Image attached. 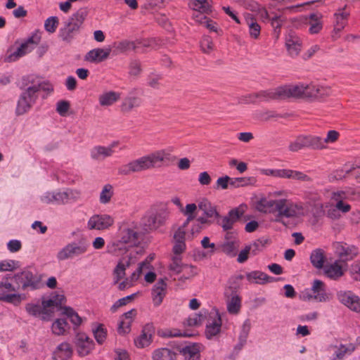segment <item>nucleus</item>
Here are the masks:
<instances>
[{"label": "nucleus", "mask_w": 360, "mask_h": 360, "mask_svg": "<svg viewBox=\"0 0 360 360\" xmlns=\"http://www.w3.org/2000/svg\"><path fill=\"white\" fill-rule=\"evenodd\" d=\"M24 90L18 101L15 113L22 115L28 112L36 103L39 96L46 99L49 94L53 91V86L47 81H42L33 75L24 77L22 86Z\"/></svg>", "instance_id": "1"}, {"label": "nucleus", "mask_w": 360, "mask_h": 360, "mask_svg": "<svg viewBox=\"0 0 360 360\" xmlns=\"http://www.w3.org/2000/svg\"><path fill=\"white\" fill-rule=\"evenodd\" d=\"M169 156L170 154L164 150H158L122 165L119 168L118 173L122 175H129L131 173L160 167L162 162L169 160Z\"/></svg>", "instance_id": "2"}, {"label": "nucleus", "mask_w": 360, "mask_h": 360, "mask_svg": "<svg viewBox=\"0 0 360 360\" xmlns=\"http://www.w3.org/2000/svg\"><path fill=\"white\" fill-rule=\"evenodd\" d=\"M88 13L86 8H80L72 13L63 22V27L59 29V39L66 44L72 43L79 34Z\"/></svg>", "instance_id": "3"}, {"label": "nucleus", "mask_w": 360, "mask_h": 360, "mask_svg": "<svg viewBox=\"0 0 360 360\" xmlns=\"http://www.w3.org/2000/svg\"><path fill=\"white\" fill-rule=\"evenodd\" d=\"M291 88L292 98H296L321 100L328 97L332 93L330 86L314 84L291 85Z\"/></svg>", "instance_id": "4"}, {"label": "nucleus", "mask_w": 360, "mask_h": 360, "mask_svg": "<svg viewBox=\"0 0 360 360\" xmlns=\"http://www.w3.org/2000/svg\"><path fill=\"white\" fill-rule=\"evenodd\" d=\"M139 243V233L132 229H124L121 231L120 238L112 243V246H108V252L118 256L120 254L126 253L129 247H134Z\"/></svg>", "instance_id": "5"}, {"label": "nucleus", "mask_w": 360, "mask_h": 360, "mask_svg": "<svg viewBox=\"0 0 360 360\" xmlns=\"http://www.w3.org/2000/svg\"><path fill=\"white\" fill-rule=\"evenodd\" d=\"M168 217L169 212L167 209H153L141 218V225L146 232L155 231L165 225Z\"/></svg>", "instance_id": "6"}, {"label": "nucleus", "mask_w": 360, "mask_h": 360, "mask_svg": "<svg viewBox=\"0 0 360 360\" xmlns=\"http://www.w3.org/2000/svg\"><path fill=\"white\" fill-rule=\"evenodd\" d=\"M13 278L18 290L27 289L35 290L41 287V275L34 274L28 268L14 274Z\"/></svg>", "instance_id": "7"}, {"label": "nucleus", "mask_w": 360, "mask_h": 360, "mask_svg": "<svg viewBox=\"0 0 360 360\" xmlns=\"http://www.w3.org/2000/svg\"><path fill=\"white\" fill-rule=\"evenodd\" d=\"M89 246L84 239L69 243L58 252L56 257L58 261L72 259L85 254Z\"/></svg>", "instance_id": "8"}, {"label": "nucleus", "mask_w": 360, "mask_h": 360, "mask_svg": "<svg viewBox=\"0 0 360 360\" xmlns=\"http://www.w3.org/2000/svg\"><path fill=\"white\" fill-rule=\"evenodd\" d=\"M250 97L258 98L259 101L284 100L292 98L291 85L278 86L274 89L259 91L257 93L250 94Z\"/></svg>", "instance_id": "9"}, {"label": "nucleus", "mask_w": 360, "mask_h": 360, "mask_svg": "<svg viewBox=\"0 0 360 360\" xmlns=\"http://www.w3.org/2000/svg\"><path fill=\"white\" fill-rule=\"evenodd\" d=\"M190 7L194 11L200 13V16L197 15L196 17H200V20H198L201 24L205 25L206 27L210 31L218 32L216 22L206 16L202 15L203 13H209L211 12V6L207 0H192L190 4Z\"/></svg>", "instance_id": "10"}, {"label": "nucleus", "mask_w": 360, "mask_h": 360, "mask_svg": "<svg viewBox=\"0 0 360 360\" xmlns=\"http://www.w3.org/2000/svg\"><path fill=\"white\" fill-rule=\"evenodd\" d=\"M333 246L335 253L342 262L354 259L359 253L357 247L345 242H335Z\"/></svg>", "instance_id": "11"}, {"label": "nucleus", "mask_w": 360, "mask_h": 360, "mask_svg": "<svg viewBox=\"0 0 360 360\" xmlns=\"http://www.w3.org/2000/svg\"><path fill=\"white\" fill-rule=\"evenodd\" d=\"M40 37L37 34H34L31 37H28L26 41L21 44V45L11 54L8 58L7 60L14 61L20 57L25 56L26 53L30 52L36 45L39 42Z\"/></svg>", "instance_id": "12"}, {"label": "nucleus", "mask_w": 360, "mask_h": 360, "mask_svg": "<svg viewBox=\"0 0 360 360\" xmlns=\"http://www.w3.org/2000/svg\"><path fill=\"white\" fill-rule=\"evenodd\" d=\"M77 352L79 356H85L90 354L94 348V342L85 333H77L75 338Z\"/></svg>", "instance_id": "13"}, {"label": "nucleus", "mask_w": 360, "mask_h": 360, "mask_svg": "<svg viewBox=\"0 0 360 360\" xmlns=\"http://www.w3.org/2000/svg\"><path fill=\"white\" fill-rule=\"evenodd\" d=\"M113 223L114 219L109 214H94L89 219L87 226L90 230H103L108 229Z\"/></svg>", "instance_id": "14"}, {"label": "nucleus", "mask_w": 360, "mask_h": 360, "mask_svg": "<svg viewBox=\"0 0 360 360\" xmlns=\"http://www.w3.org/2000/svg\"><path fill=\"white\" fill-rule=\"evenodd\" d=\"M340 302L352 311L360 312V298L352 291H340L337 293Z\"/></svg>", "instance_id": "15"}, {"label": "nucleus", "mask_w": 360, "mask_h": 360, "mask_svg": "<svg viewBox=\"0 0 360 360\" xmlns=\"http://www.w3.org/2000/svg\"><path fill=\"white\" fill-rule=\"evenodd\" d=\"M229 288L224 289V297L226 300L227 310L230 314H236L240 311L241 307V297L238 295V290L233 291L228 290Z\"/></svg>", "instance_id": "16"}, {"label": "nucleus", "mask_w": 360, "mask_h": 360, "mask_svg": "<svg viewBox=\"0 0 360 360\" xmlns=\"http://www.w3.org/2000/svg\"><path fill=\"white\" fill-rule=\"evenodd\" d=\"M166 278H160L153 285L151 290V296L153 304L154 307H159L167 293V284L166 283Z\"/></svg>", "instance_id": "17"}, {"label": "nucleus", "mask_w": 360, "mask_h": 360, "mask_svg": "<svg viewBox=\"0 0 360 360\" xmlns=\"http://www.w3.org/2000/svg\"><path fill=\"white\" fill-rule=\"evenodd\" d=\"M155 328L152 323L145 325L141 335L134 340L135 345L139 348H144L149 346L153 342V335Z\"/></svg>", "instance_id": "18"}, {"label": "nucleus", "mask_w": 360, "mask_h": 360, "mask_svg": "<svg viewBox=\"0 0 360 360\" xmlns=\"http://www.w3.org/2000/svg\"><path fill=\"white\" fill-rule=\"evenodd\" d=\"M311 291L312 295H308L309 299H314L318 302H326L330 300V295L326 292L325 283L318 279L314 281Z\"/></svg>", "instance_id": "19"}, {"label": "nucleus", "mask_w": 360, "mask_h": 360, "mask_svg": "<svg viewBox=\"0 0 360 360\" xmlns=\"http://www.w3.org/2000/svg\"><path fill=\"white\" fill-rule=\"evenodd\" d=\"M243 214V212L239 208H233L231 210L228 214L222 217L219 225L224 231H230L233 229L234 224L239 220Z\"/></svg>", "instance_id": "20"}, {"label": "nucleus", "mask_w": 360, "mask_h": 360, "mask_svg": "<svg viewBox=\"0 0 360 360\" xmlns=\"http://www.w3.org/2000/svg\"><path fill=\"white\" fill-rule=\"evenodd\" d=\"M221 319L219 313L216 311L214 319L208 321L206 325L205 335L207 339H212L221 332Z\"/></svg>", "instance_id": "21"}, {"label": "nucleus", "mask_w": 360, "mask_h": 360, "mask_svg": "<svg viewBox=\"0 0 360 360\" xmlns=\"http://www.w3.org/2000/svg\"><path fill=\"white\" fill-rule=\"evenodd\" d=\"M246 278L250 283L254 282L259 285L273 283L280 279L270 276L260 271H252L251 272L247 273Z\"/></svg>", "instance_id": "22"}, {"label": "nucleus", "mask_w": 360, "mask_h": 360, "mask_svg": "<svg viewBox=\"0 0 360 360\" xmlns=\"http://www.w3.org/2000/svg\"><path fill=\"white\" fill-rule=\"evenodd\" d=\"M185 269H191V274L188 276H185V279H188L193 277L197 272L195 271L196 267L193 265H188L181 262V259L179 256H175L172 258V262L169 264V270L175 272L176 274H180L184 271Z\"/></svg>", "instance_id": "23"}, {"label": "nucleus", "mask_w": 360, "mask_h": 360, "mask_svg": "<svg viewBox=\"0 0 360 360\" xmlns=\"http://www.w3.org/2000/svg\"><path fill=\"white\" fill-rule=\"evenodd\" d=\"M110 49L97 48L89 51L85 56V60L91 63H101L107 59L110 55Z\"/></svg>", "instance_id": "24"}, {"label": "nucleus", "mask_w": 360, "mask_h": 360, "mask_svg": "<svg viewBox=\"0 0 360 360\" xmlns=\"http://www.w3.org/2000/svg\"><path fill=\"white\" fill-rule=\"evenodd\" d=\"M72 348L68 342L60 343L53 352L55 360H68L72 355Z\"/></svg>", "instance_id": "25"}, {"label": "nucleus", "mask_w": 360, "mask_h": 360, "mask_svg": "<svg viewBox=\"0 0 360 360\" xmlns=\"http://www.w3.org/2000/svg\"><path fill=\"white\" fill-rule=\"evenodd\" d=\"M18 288L16 287V283L14 282L13 274H8L0 281V292L11 293L16 292Z\"/></svg>", "instance_id": "26"}, {"label": "nucleus", "mask_w": 360, "mask_h": 360, "mask_svg": "<svg viewBox=\"0 0 360 360\" xmlns=\"http://www.w3.org/2000/svg\"><path fill=\"white\" fill-rule=\"evenodd\" d=\"M114 153V150L102 146H94L90 153L91 158L95 160L101 161L110 157Z\"/></svg>", "instance_id": "27"}, {"label": "nucleus", "mask_w": 360, "mask_h": 360, "mask_svg": "<svg viewBox=\"0 0 360 360\" xmlns=\"http://www.w3.org/2000/svg\"><path fill=\"white\" fill-rule=\"evenodd\" d=\"M176 353L167 347L155 349L152 353L153 360H176Z\"/></svg>", "instance_id": "28"}, {"label": "nucleus", "mask_w": 360, "mask_h": 360, "mask_svg": "<svg viewBox=\"0 0 360 360\" xmlns=\"http://www.w3.org/2000/svg\"><path fill=\"white\" fill-rule=\"evenodd\" d=\"M198 208L203 212V214L207 218L214 217L218 219L220 217L217 207L207 199H203L198 203Z\"/></svg>", "instance_id": "29"}, {"label": "nucleus", "mask_w": 360, "mask_h": 360, "mask_svg": "<svg viewBox=\"0 0 360 360\" xmlns=\"http://www.w3.org/2000/svg\"><path fill=\"white\" fill-rule=\"evenodd\" d=\"M276 211H281L284 217L292 218L297 215V212L294 209L293 203H287V200L279 199L276 205Z\"/></svg>", "instance_id": "30"}, {"label": "nucleus", "mask_w": 360, "mask_h": 360, "mask_svg": "<svg viewBox=\"0 0 360 360\" xmlns=\"http://www.w3.org/2000/svg\"><path fill=\"white\" fill-rule=\"evenodd\" d=\"M358 167H359V165L356 163H354L351 167L345 165L342 169H337L333 172L329 174L328 179L330 181H333L335 180H341L346 176L347 174H351L353 171L356 170Z\"/></svg>", "instance_id": "31"}, {"label": "nucleus", "mask_w": 360, "mask_h": 360, "mask_svg": "<svg viewBox=\"0 0 360 360\" xmlns=\"http://www.w3.org/2000/svg\"><path fill=\"white\" fill-rule=\"evenodd\" d=\"M310 261L314 267L318 269H322L326 261L325 251L321 248L313 250L310 255Z\"/></svg>", "instance_id": "32"}, {"label": "nucleus", "mask_w": 360, "mask_h": 360, "mask_svg": "<svg viewBox=\"0 0 360 360\" xmlns=\"http://www.w3.org/2000/svg\"><path fill=\"white\" fill-rule=\"evenodd\" d=\"M277 203L278 200H266V198H262L257 202V208L261 212L274 213L276 211Z\"/></svg>", "instance_id": "33"}, {"label": "nucleus", "mask_w": 360, "mask_h": 360, "mask_svg": "<svg viewBox=\"0 0 360 360\" xmlns=\"http://www.w3.org/2000/svg\"><path fill=\"white\" fill-rule=\"evenodd\" d=\"M240 245L239 240L225 241L221 245V251L227 256L234 257L236 256Z\"/></svg>", "instance_id": "34"}, {"label": "nucleus", "mask_w": 360, "mask_h": 360, "mask_svg": "<svg viewBox=\"0 0 360 360\" xmlns=\"http://www.w3.org/2000/svg\"><path fill=\"white\" fill-rule=\"evenodd\" d=\"M178 349L183 354L186 360H200L199 349L195 345L179 347Z\"/></svg>", "instance_id": "35"}, {"label": "nucleus", "mask_w": 360, "mask_h": 360, "mask_svg": "<svg viewBox=\"0 0 360 360\" xmlns=\"http://www.w3.org/2000/svg\"><path fill=\"white\" fill-rule=\"evenodd\" d=\"M285 45L291 56H297L301 49V42L296 36H289L286 39Z\"/></svg>", "instance_id": "36"}, {"label": "nucleus", "mask_w": 360, "mask_h": 360, "mask_svg": "<svg viewBox=\"0 0 360 360\" xmlns=\"http://www.w3.org/2000/svg\"><path fill=\"white\" fill-rule=\"evenodd\" d=\"M323 270L325 276L333 280L338 279L344 274L342 267L337 262L325 266Z\"/></svg>", "instance_id": "37"}, {"label": "nucleus", "mask_w": 360, "mask_h": 360, "mask_svg": "<svg viewBox=\"0 0 360 360\" xmlns=\"http://www.w3.org/2000/svg\"><path fill=\"white\" fill-rule=\"evenodd\" d=\"M136 41L122 40L116 41L113 44L115 51L118 53H124L129 51H134L136 49Z\"/></svg>", "instance_id": "38"}, {"label": "nucleus", "mask_w": 360, "mask_h": 360, "mask_svg": "<svg viewBox=\"0 0 360 360\" xmlns=\"http://www.w3.org/2000/svg\"><path fill=\"white\" fill-rule=\"evenodd\" d=\"M120 99V94L108 91L99 96L98 101L101 106H109Z\"/></svg>", "instance_id": "39"}, {"label": "nucleus", "mask_w": 360, "mask_h": 360, "mask_svg": "<svg viewBox=\"0 0 360 360\" xmlns=\"http://www.w3.org/2000/svg\"><path fill=\"white\" fill-rule=\"evenodd\" d=\"M306 148H310L314 150H321L326 148L323 145V139L316 136H304Z\"/></svg>", "instance_id": "40"}, {"label": "nucleus", "mask_w": 360, "mask_h": 360, "mask_svg": "<svg viewBox=\"0 0 360 360\" xmlns=\"http://www.w3.org/2000/svg\"><path fill=\"white\" fill-rule=\"evenodd\" d=\"M141 99L136 96H129L124 99L121 105V110L123 112H129L133 108L141 105Z\"/></svg>", "instance_id": "41"}, {"label": "nucleus", "mask_w": 360, "mask_h": 360, "mask_svg": "<svg viewBox=\"0 0 360 360\" xmlns=\"http://www.w3.org/2000/svg\"><path fill=\"white\" fill-rule=\"evenodd\" d=\"M70 328L68 323L65 319H58L52 324L51 329L53 333L57 335H64L68 329Z\"/></svg>", "instance_id": "42"}, {"label": "nucleus", "mask_w": 360, "mask_h": 360, "mask_svg": "<svg viewBox=\"0 0 360 360\" xmlns=\"http://www.w3.org/2000/svg\"><path fill=\"white\" fill-rule=\"evenodd\" d=\"M355 349L356 345L353 343L347 345L340 344L335 352V358L340 360L343 359L346 354H351Z\"/></svg>", "instance_id": "43"}, {"label": "nucleus", "mask_w": 360, "mask_h": 360, "mask_svg": "<svg viewBox=\"0 0 360 360\" xmlns=\"http://www.w3.org/2000/svg\"><path fill=\"white\" fill-rule=\"evenodd\" d=\"M162 75L155 71L150 72L146 77V84L155 89H158L161 85Z\"/></svg>", "instance_id": "44"}, {"label": "nucleus", "mask_w": 360, "mask_h": 360, "mask_svg": "<svg viewBox=\"0 0 360 360\" xmlns=\"http://www.w3.org/2000/svg\"><path fill=\"white\" fill-rule=\"evenodd\" d=\"M249 15L250 17H247L245 21L249 27L250 35L254 39H257L260 34L261 27L252 15Z\"/></svg>", "instance_id": "45"}, {"label": "nucleus", "mask_w": 360, "mask_h": 360, "mask_svg": "<svg viewBox=\"0 0 360 360\" xmlns=\"http://www.w3.org/2000/svg\"><path fill=\"white\" fill-rule=\"evenodd\" d=\"M1 301L6 302L8 303H11L14 305H18L21 303L22 300L26 299V295L25 294H19V293H5L4 292L3 297H1Z\"/></svg>", "instance_id": "46"}, {"label": "nucleus", "mask_w": 360, "mask_h": 360, "mask_svg": "<svg viewBox=\"0 0 360 360\" xmlns=\"http://www.w3.org/2000/svg\"><path fill=\"white\" fill-rule=\"evenodd\" d=\"M130 265V258H129L125 263H124L122 261H120L117 264L115 270H114V274H115V283H117L119 281H120L122 278H124L125 276V269L126 267L129 266Z\"/></svg>", "instance_id": "47"}, {"label": "nucleus", "mask_w": 360, "mask_h": 360, "mask_svg": "<svg viewBox=\"0 0 360 360\" xmlns=\"http://www.w3.org/2000/svg\"><path fill=\"white\" fill-rule=\"evenodd\" d=\"M63 309V314L65 315L75 326L77 327L81 324L82 318L72 307H64Z\"/></svg>", "instance_id": "48"}, {"label": "nucleus", "mask_w": 360, "mask_h": 360, "mask_svg": "<svg viewBox=\"0 0 360 360\" xmlns=\"http://www.w3.org/2000/svg\"><path fill=\"white\" fill-rule=\"evenodd\" d=\"M92 331L96 342L101 345L103 344L107 336V330L102 323L98 324L96 328H92Z\"/></svg>", "instance_id": "49"}, {"label": "nucleus", "mask_w": 360, "mask_h": 360, "mask_svg": "<svg viewBox=\"0 0 360 360\" xmlns=\"http://www.w3.org/2000/svg\"><path fill=\"white\" fill-rule=\"evenodd\" d=\"M349 15V13L344 11V9L340 10L338 13H335V30L340 31L345 27Z\"/></svg>", "instance_id": "50"}, {"label": "nucleus", "mask_w": 360, "mask_h": 360, "mask_svg": "<svg viewBox=\"0 0 360 360\" xmlns=\"http://www.w3.org/2000/svg\"><path fill=\"white\" fill-rule=\"evenodd\" d=\"M113 187L110 184H105L99 196V201L101 204L108 203L113 196Z\"/></svg>", "instance_id": "51"}, {"label": "nucleus", "mask_w": 360, "mask_h": 360, "mask_svg": "<svg viewBox=\"0 0 360 360\" xmlns=\"http://www.w3.org/2000/svg\"><path fill=\"white\" fill-rule=\"evenodd\" d=\"M59 19L57 16L48 18L44 22L45 30L49 33H54L58 26Z\"/></svg>", "instance_id": "52"}, {"label": "nucleus", "mask_w": 360, "mask_h": 360, "mask_svg": "<svg viewBox=\"0 0 360 360\" xmlns=\"http://www.w3.org/2000/svg\"><path fill=\"white\" fill-rule=\"evenodd\" d=\"M19 266L20 264L18 261L8 259L0 262V271H12Z\"/></svg>", "instance_id": "53"}, {"label": "nucleus", "mask_w": 360, "mask_h": 360, "mask_svg": "<svg viewBox=\"0 0 360 360\" xmlns=\"http://www.w3.org/2000/svg\"><path fill=\"white\" fill-rule=\"evenodd\" d=\"M129 74L131 76H139L142 72L141 63L140 60L134 59L131 60L129 65Z\"/></svg>", "instance_id": "54"}, {"label": "nucleus", "mask_w": 360, "mask_h": 360, "mask_svg": "<svg viewBox=\"0 0 360 360\" xmlns=\"http://www.w3.org/2000/svg\"><path fill=\"white\" fill-rule=\"evenodd\" d=\"M26 311L31 316H38L41 314H44L43 308L39 304L28 303L25 306Z\"/></svg>", "instance_id": "55"}, {"label": "nucleus", "mask_w": 360, "mask_h": 360, "mask_svg": "<svg viewBox=\"0 0 360 360\" xmlns=\"http://www.w3.org/2000/svg\"><path fill=\"white\" fill-rule=\"evenodd\" d=\"M304 148H306L304 136H300L289 145V150L292 152H297Z\"/></svg>", "instance_id": "56"}, {"label": "nucleus", "mask_w": 360, "mask_h": 360, "mask_svg": "<svg viewBox=\"0 0 360 360\" xmlns=\"http://www.w3.org/2000/svg\"><path fill=\"white\" fill-rule=\"evenodd\" d=\"M201 50L205 53H210L214 49L212 39L209 36H205L200 41Z\"/></svg>", "instance_id": "57"}, {"label": "nucleus", "mask_w": 360, "mask_h": 360, "mask_svg": "<svg viewBox=\"0 0 360 360\" xmlns=\"http://www.w3.org/2000/svg\"><path fill=\"white\" fill-rule=\"evenodd\" d=\"M136 294H132L121 299H119L117 302H115L110 308V311L112 312H115L120 307L126 305L129 302L134 300L136 297Z\"/></svg>", "instance_id": "58"}, {"label": "nucleus", "mask_w": 360, "mask_h": 360, "mask_svg": "<svg viewBox=\"0 0 360 360\" xmlns=\"http://www.w3.org/2000/svg\"><path fill=\"white\" fill-rule=\"evenodd\" d=\"M158 335L162 338H173V337H191V334H188L186 333H181L178 329H172V330H166L165 331L160 333H158Z\"/></svg>", "instance_id": "59"}, {"label": "nucleus", "mask_w": 360, "mask_h": 360, "mask_svg": "<svg viewBox=\"0 0 360 360\" xmlns=\"http://www.w3.org/2000/svg\"><path fill=\"white\" fill-rule=\"evenodd\" d=\"M244 278L243 275H238L237 276H233L229 278L228 281V285L226 287L229 288V291H233V290H239L240 288V281Z\"/></svg>", "instance_id": "60"}, {"label": "nucleus", "mask_w": 360, "mask_h": 360, "mask_svg": "<svg viewBox=\"0 0 360 360\" xmlns=\"http://www.w3.org/2000/svg\"><path fill=\"white\" fill-rule=\"evenodd\" d=\"M70 107V104L69 101L61 100L56 104V111L60 115L65 116L69 110Z\"/></svg>", "instance_id": "61"}, {"label": "nucleus", "mask_w": 360, "mask_h": 360, "mask_svg": "<svg viewBox=\"0 0 360 360\" xmlns=\"http://www.w3.org/2000/svg\"><path fill=\"white\" fill-rule=\"evenodd\" d=\"M131 320H126L124 319H121L118 324V333L120 334H126L129 333L131 330Z\"/></svg>", "instance_id": "62"}, {"label": "nucleus", "mask_w": 360, "mask_h": 360, "mask_svg": "<svg viewBox=\"0 0 360 360\" xmlns=\"http://www.w3.org/2000/svg\"><path fill=\"white\" fill-rule=\"evenodd\" d=\"M202 319V316L201 314H195L187 318L184 323L188 326H197L201 323Z\"/></svg>", "instance_id": "63"}, {"label": "nucleus", "mask_w": 360, "mask_h": 360, "mask_svg": "<svg viewBox=\"0 0 360 360\" xmlns=\"http://www.w3.org/2000/svg\"><path fill=\"white\" fill-rule=\"evenodd\" d=\"M349 271L354 279L360 281V261H356L352 264Z\"/></svg>", "instance_id": "64"}]
</instances>
